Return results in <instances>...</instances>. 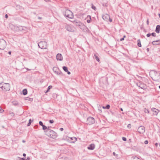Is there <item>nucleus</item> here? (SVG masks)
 I'll return each instance as SVG.
<instances>
[{
	"label": "nucleus",
	"mask_w": 160,
	"mask_h": 160,
	"mask_svg": "<svg viewBox=\"0 0 160 160\" xmlns=\"http://www.w3.org/2000/svg\"><path fill=\"white\" fill-rule=\"evenodd\" d=\"M45 134L50 138L55 139L57 137V133L52 130H51L48 127V129L45 131Z\"/></svg>",
	"instance_id": "f257e3e1"
},
{
	"label": "nucleus",
	"mask_w": 160,
	"mask_h": 160,
	"mask_svg": "<svg viewBox=\"0 0 160 160\" xmlns=\"http://www.w3.org/2000/svg\"><path fill=\"white\" fill-rule=\"evenodd\" d=\"M152 78L154 81H160V72L153 71L152 74Z\"/></svg>",
	"instance_id": "f03ea898"
},
{
	"label": "nucleus",
	"mask_w": 160,
	"mask_h": 160,
	"mask_svg": "<svg viewBox=\"0 0 160 160\" xmlns=\"http://www.w3.org/2000/svg\"><path fill=\"white\" fill-rule=\"evenodd\" d=\"M10 84L8 83H0V88L5 91H9L10 90Z\"/></svg>",
	"instance_id": "7ed1b4c3"
},
{
	"label": "nucleus",
	"mask_w": 160,
	"mask_h": 160,
	"mask_svg": "<svg viewBox=\"0 0 160 160\" xmlns=\"http://www.w3.org/2000/svg\"><path fill=\"white\" fill-rule=\"evenodd\" d=\"M39 48L42 49H46L47 46V43L44 41H41L38 44Z\"/></svg>",
	"instance_id": "20e7f679"
},
{
	"label": "nucleus",
	"mask_w": 160,
	"mask_h": 160,
	"mask_svg": "<svg viewBox=\"0 0 160 160\" xmlns=\"http://www.w3.org/2000/svg\"><path fill=\"white\" fill-rule=\"evenodd\" d=\"M73 23L76 26H78L81 29H84L85 26L78 20H75L72 21Z\"/></svg>",
	"instance_id": "39448f33"
},
{
	"label": "nucleus",
	"mask_w": 160,
	"mask_h": 160,
	"mask_svg": "<svg viewBox=\"0 0 160 160\" xmlns=\"http://www.w3.org/2000/svg\"><path fill=\"white\" fill-rule=\"evenodd\" d=\"M6 42L3 39H0V49L4 50L6 46Z\"/></svg>",
	"instance_id": "423d86ee"
},
{
	"label": "nucleus",
	"mask_w": 160,
	"mask_h": 160,
	"mask_svg": "<svg viewBox=\"0 0 160 160\" xmlns=\"http://www.w3.org/2000/svg\"><path fill=\"white\" fill-rule=\"evenodd\" d=\"M64 16L69 18H72L73 17L72 12L69 10H66L64 13Z\"/></svg>",
	"instance_id": "0eeeda50"
},
{
	"label": "nucleus",
	"mask_w": 160,
	"mask_h": 160,
	"mask_svg": "<svg viewBox=\"0 0 160 160\" xmlns=\"http://www.w3.org/2000/svg\"><path fill=\"white\" fill-rule=\"evenodd\" d=\"M95 122V119L94 118L92 117H88L86 121V123L89 125H92Z\"/></svg>",
	"instance_id": "6e6552de"
},
{
	"label": "nucleus",
	"mask_w": 160,
	"mask_h": 160,
	"mask_svg": "<svg viewBox=\"0 0 160 160\" xmlns=\"http://www.w3.org/2000/svg\"><path fill=\"white\" fill-rule=\"evenodd\" d=\"M65 27L66 29L69 32H73L74 31V28L72 25L66 24Z\"/></svg>",
	"instance_id": "1a4fd4ad"
},
{
	"label": "nucleus",
	"mask_w": 160,
	"mask_h": 160,
	"mask_svg": "<svg viewBox=\"0 0 160 160\" xmlns=\"http://www.w3.org/2000/svg\"><path fill=\"white\" fill-rule=\"evenodd\" d=\"M138 132L141 134H143L145 132V128L143 126H141L138 129Z\"/></svg>",
	"instance_id": "9d476101"
},
{
	"label": "nucleus",
	"mask_w": 160,
	"mask_h": 160,
	"mask_svg": "<svg viewBox=\"0 0 160 160\" xmlns=\"http://www.w3.org/2000/svg\"><path fill=\"white\" fill-rule=\"evenodd\" d=\"M137 86L140 88L143 89H145L146 88V86L145 84L142 83L141 82H139L136 84Z\"/></svg>",
	"instance_id": "9b49d317"
},
{
	"label": "nucleus",
	"mask_w": 160,
	"mask_h": 160,
	"mask_svg": "<svg viewBox=\"0 0 160 160\" xmlns=\"http://www.w3.org/2000/svg\"><path fill=\"white\" fill-rule=\"evenodd\" d=\"M56 58L57 60L62 61L63 60V57L61 54H58L56 56Z\"/></svg>",
	"instance_id": "f8f14e48"
},
{
	"label": "nucleus",
	"mask_w": 160,
	"mask_h": 160,
	"mask_svg": "<svg viewBox=\"0 0 160 160\" xmlns=\"http://www.w3.org/2000/svg\"><path fill=\"white\" fill-rule=\"evenodd\" d=\"M152 44L153 45H160V40H156L152 42Z\"/></svg>",
	"instance_id": "ddd939ff"
},
{
	"label": "nucleus",
	"mask_w": 160,
	"mask_h": 160,
	"mask_svg": "<svg viewBox=\"0 0 160 160\" xmlns=\"http://www.w3.org/2000/svg\"><path fill=\"white\" fill-rule=\"evenodd\" d=\"M95 148V146L94 144H90L88 147V149L89 150H93Z\"/></svg>",
	"instance_id": "4468645a"
},
{
	"label": "nucleus",
	"mask_w": 160,
	"mask_h": 160,
	"mask_svg": "<svg viewBox=\"0 0 160 160\" xmlns=\"http://www.w3.org/2000/svg\"><path fill=\"white\" fill-rule=\"evenodd\" d=\"M152 110L154 112V114L156 115H157L159 112V110L155 108H152Z\"/></svg>",
	"instance_id": "2eb2a0df"
},
{
	"label": "nucleus",
	"mask_w": 160,
	"mask_h": 160,
	"mask_svg": "<svg viewBox=\"0 0 160 160\" xmlns=\"http://www.w3.org/2000/svg\"><path fill=\"white\" fill-rule=\"evenodd\" d=\"M160 31V26L159 25H157L155 29V32L157 33H159Z\"/></svg>",
	"instance_id": "dca6fc26"
},
{
	"label": "nucleus",
	"mask_w": 160,
	"mask_h": 160,
	"mask_svg": "<svg viewBox=\"0 0 160 160\" xmlns=\"http://www.w3.org/2000/svg\"><path fill=\"white\" fill-rule=\"evenodd\" d=\"M58 71H55V73L58 75H61L62 74V72L60 71L58 69Z\"/></svg>",
	"instance_id": "f3484780"
},
{
	"label": "nucleus",
	"mask_w": 160,
	"mask_h": 160,
	"mask_svg": "<svg viewBox=\"0 0 160 160\" xmlns=\"http://www.w3.org/2000/svg\"><path fill=\"white\" fill-rule=\"evenodd\" d=\"M131 159L132 160H140L139 158L137 157H132Z\"/></svg>",
	"instance_id": "a211bd4d"
},
{
	"label": "nucleus",
	"mask_w": 160,
	"mask_h": 160,
	"mask_svg": "<svg viewBox=\"0 0 160 160\" xmlns=\"http://www.w3.org/2000/svg\"><path fill=\"white\" fill-rule=\"evenodd\" d=\"M28 91L26 89H24L22 90V94L24 95H26L27 94Z\"/></svg>",
	"instance_id": "6ab92c4d"
},
{
	"label": "nucleus",
	"mask_w": 160,
	"mask_h": 160,
	"mask_svg": "<svg viewBox=\"0 0 160 160\" xmlns=\"http://www.w3.org/2000/svg\"><path fill=\"white\" fill-rule=\"evenodd\" d=\"M12 104L15 106H17L18 105V103L17 101H14L12 102Z\"/></svg>",
	"instance_id": "aec40b11"
},
{
	"label": "nucleus",
	"mask_w": 160,
	"mask_h": 160,
	"mask_svg": "<svg viewBox=\"0 0 160 160\" xmlns=\"http://www.w3.org/2000/svg\"><path fill=\"white\" fill-rule=\"evenodd\" d=\"M138 46L139 47H141V42H140V39H138Z\"/></svg>",
	"instance_id": "412c9836"
},
{
	"label": "nucleus",
	"mask_w": 160,
	"mask_h": 160,
	"mask_svg": "<svg viewBox=\"0 0 160 160\" xmlns=\"http://www.w3.org/2000/svg\"><path fill=\"white\" fill-rule=\"evenodd\" d=\"M62 68L65 72H68V70L67 67L66 66H63L62 67Z\"/></svg>",
	"instance_id": "4be33fe9"
},
{
	"label": "nucleus",
	"mask_w": 160,
	"mask_h": 160,
	"mask_svg": "<svg viewBox=\"0 0 160 160\" xmlns=\"http://www.w3.org/2000/svg\"><path fill=\"white\" fill-rule=\"evenodd\" d=\"M52 88V86H49L48 88V89H47V91L45 92V93H46L48 92H49V91L50 89H51V88Z\"/></svg>",
	"instance_id": "5701e85b"
},
{
	"label": "nucleus",
	"mask_w": 160,
	"mask_h": 160,
	"mask_svg": "<svg viewBox=\"0 0 160 160\" xmlns=\"http://www.w3.org/2000/svg\"><path fill=\"white\" fill-rule=\"evenodd\" d=\"M106 18H109V16L108 15H107L106 16H103L102 17V18L104 20H105Z\"/></svg>",
	"instance_id": "b1692460"
},
{
	"label": "nucleus",
	"mask_w": 160,
	"mask_h": 160,
	"mask_svg": "<svg viewBox=\"0 0 160 160\" xmlns=\"http://www.w3.org/2000/svg\"><path fill=\"white\" fill-rule=\"evenodd\" d=\"M144 111L145 113H149V111L146 108H144Z\"/></svg>",
	"instance_id": "393cba45"
},
{
	"label": "nucleus",
	"mask_w": 160,
	"mask_h": 160,
	"mask_svg": "<svg viewBox=\"0 0 160 160\" xmlns=\"http://www.w3.org/2000/svg\"><path fill=\"white\" fill-rule=\"evenodd\" d=\"M94 56L95 58L96 59L98 62L99 61V58H98V56L96 54H94Z\"/></svg>",
	"instance_id": "a878e982"
},
{
	"label": "nucleus",
	"mask_w": 160,
	"mask_h": 160,
	"mask_svg": "<svg viewBox=\"0 0 160 160\" xmlns=\"http://www.w3.org/2000/svg\"><path fill=\"white\" fill-rule=\"evenodd\" d=\"M42 129L44 130H46L48 128H47V127L45 126V125H43V126H42Z\"/></svg>",
	"instance_id": "bb28decb"
},
{
	"label": "nucleus",
	"mask_w": 160,
	"mask_h": 160,
	"mask_svg": "<svg viewBox=\"0 0 160 160\" xmlns=\"http://www.w3.org/2000/svg\"><path fill=\"white\" fill-rule=\"evenodd\" d=\"M31 122H32L31 120V119H30L29 120V122L27 124L28 126H30V125H31Z\"/></svg>",
	"instance_id": "cd10ccee"
},
{
	"label": "nucleus",
	"mask_w": 160,
	"mask_h": 160,
	"mask_svg": "<svg viewBox=\"0 0 160 160\" xmlns=\"http://www.w3.org/2000/svg\"><path fill=\"white\" fill-rule=\"evenodd\" d=\"M110 106L109 104H107L105 107L106 109H108L110 108Z\"/></svg>",
	"instance_id": "c85d7f7f"
},
{
	"label": "nucleus",
	"mask_w": 160,
	"mask_h": 160,
	"mask_svg": "<svg viewBox=\"0 0 160 160\" xmlns=\"http://www.w3.org/2000/svg\"><path fill=\"white\" fill-rule=\"evenodd\" d=\"M151 35H152V36L153 37H156V34L155 33V32H152V33H150Z\"/></svg>",
	"instance_id": "c756f323"
},
{
	"label": "nucleus",
	"mask_w": 160,
	"mask_h": 160,
	"mask_svg": "<svg viewBox=\"0 0 160 160\" xmlns=\"http://www.w3.org/2000/svg\"><path fill=\"white\" fill-rule=\"evenodd\" d=\"M113 155L115 157H118V154H116L115 152H113L112 153Z\"/></svg>",
	"instance_id": "7c9ffc66"
},
{
	"label": "nucleus",
	"mask_w": 160,
	"mask_h": 160,
	"mask_svg": "<svg viewBox=\"0 0 160 160\" xmlns=\"http://www.w3.org/2000/svg\"><path fill=\"white\" fill-rule=\"evenodd\" d=\"M26 99L31 101L33 100V99L32 98H29L28 97L26 98Z\"/></svg>",
	"instance_id": "2f4dec72"
},
{
	"label": "nucleus",
	"mask_w": 160,
	"mask_h": 160,
	"mask_svg": "<svg viewBox=\"0 0 160 160\" xmlns=\"http://www.w3.org/2000/svg\"><path fill=\"white\" fill-rule=\"evenodd\" d=\"M92 8L94 10H95L96 9V8L95 6H94L92 4Z\"/></svg>",
	"instance_id": "473e14b6"
},
{
	"label": "nucleus",
	"mask_w": 160,
	"mask_h": 160,
	"mask_svg": "<svg viewBox=\"0 0 160 160\" xmlns=\"http://www.w3.org/2000/svg\"><path fill=\"white\" fill-rule=\"evenodd\" d=\"M39 124L40 126H42L44 125L43 124L42 122L41 121L39 122Z\"/></svg>",
	"instance_id": "72a5a7b5"
},
{
	"label": "nucleus",
	"mask_w": 160,
	"mask_h": 160,
	"mask_svg": "<svg viewBox=\"0 0 160 160\" xmlns=\"http://www.w3.org/2000/svg\"><path fill=\"white\" fill-rule=\"evenodd\" d=\"M57 69H57V68L56 67H54L53 68V70L54 72H55V71H56L57 70Z\"/></svg>",
	"instance_id": "f704fd0d"
},
{
	"label": "nucleus",
	"mask_w": 160,
	"mask_h": 160,
	"mask_svg": "<svg viewBox=\"0 0 160 160\" xmlns=\"http://www.w3.org/2000/svg\"><path fill=\"white\" fill-rule=\"evenodd\" d=\"M49 122L50 123H52L54 122V121L53 120H49Z\"/></svg>",
	"instance_id": "c9c22d12"
},
{
	"label": "nucleus",
	"mask_w": 160,
	"mask_h": 160,
	"mask_svg": "<svg viewBox=\"0 0 160 160\" xmlns=\"http://www.w3.org/2000/svg\"><path fill=\"white\" fill-rule=\"evenodd\" d=\"M122 139L123 141H126L127 140V139H126V138L125 137H122Z\"/></svg>",
	"instance_id": "e433bc0d"
},
{
	"label": "nucleus",
	"mask_w": 160,
	"mask_h": 160,
	"mask_svg": "<svg viewBox=\"0 0 160 160\" xmlns=\"http://www.w3.org/2000/svg\"><path fill=\"white\" fill-rule=\"evenodd\" d=\"M18 158L20 160H26L25 158H20L19 157H18Z\"/></svg>",
	"instance_id": "4c0bfd02"
},
{
	"label": "nucleus",
	"mask_w": 160,
	"mask_h": 160,
	"mask_svg": "<svg viewBox=\"0 0 160 160\" xmlns=\"http://www.w3.org/2000/svg\"><path fill=\"white\" fill-rule=\"evenodd\" d=\"M91 21V19H88L87 20V22L88 23H89Z\"/></svg>",
	"instance_id": "58836bf2"
},
{
	"label": "nucleus",
	"mask_w": 160,
	"mask_h": 160,
	"mask_svg": "<svg viewBox=\"0 0 160 160\" xmlns=\"http://www.w3.org/2000/svg\"><path fill=\"white\" fill-rule=\"evenodd\" d=\"M148 140H146L144 142V143L146 144H148Z\"/></svg>",
	"instance_id": "ea45409f"
},
{
	"label": "nucleus",
	"mask_w": 160,
	"mask_h": 160,
	"mask_svg": "<svg viewBox=\"0 0 160 160\" xmlns=\"http://www.w3.org/2000/svg\"><path fill=\"white\" fill-rule=\"evenodd\" d=\"M151 35V34L150 33H148L147 34V36L148 37H149Z\"/></svg>",
	"instance_id": "a19ab883"
},
{
	"label": "nucleus",
	"mask_w": 160,
	"mask_h": 160,
	"mask_svg": "<svg viewBox=\"0 0 160 160\" xmlns=\"http://www.w3.org/2000/svg\"><path fill=\"white\" fill-rule=\"evenodd\" d=\"M18 28H19V29L20 30L22 29V28L21 26L19 28L18 27Z\"/></svg>",
	"instance_id": "79ce46f5"
},
{
	"label": "nucleus",
	"mask_w": 160,
	"mask_h": 160,
	"mask_svg": "<svg viewBox=\"0 0 160 160\" xmlns=\"http://www.w3.org/2000/svg\"><path fill=\"white\" fill-rule=\"evenodd\" d=\"M60 130L61 131H62L63 130V128H60Z\"/></svg>",
	"instance_id": "37998d69"
},
{
	"label": "nucleus",
	"mask_w": 160,
	"mask_h": 160,
	"mask_svg": "<svg viewBox=\"0 0 160 160\" xmlns=\"http://www.w3.org/2000/svg\"><path fill=\"white\" fill-rule=\"evenodd\" d=\"M158 144L157 142H156L155 143V146L157 147L158 146Z\"/></svg>",
	"instance_id": "c03bdc74"
},
{
	"label": "nucleus",
	"mask_w": 160,
	"mask_h": 160,
	"mask_svg": "<svg viewBox=\"0 0 160 160\" xmlns=\"http://www.w3.org/2000/svg\"><path fill=\"white\" fill-rule=\"evenodd\" d=\"M124 40V38H122L120 39V40L121 41H122L123 40Z\"/></svg>",
	"instance_id": "a18cd8bd"
},
{
	"label": "nucleus",
	"mask_w": 160,
	"mask_h": 160,
	"mask_svg": "<svg viewBox=\"0 0 160 160\" xmlns=\"http://www.w3.org/2000/svg\"><path fill=\"white\" fill-rule=\"evenodd\" d=\"M67 72V73L68 74V75H69L71 73L69 71H68V72Z\"/></svg>",
	"instance_id": "49530a36"
},
{
	"label": "nucleus",
	"mask_w": 160,
	"mask_h": 160,
	"mask_svg": "<svg viewBox=\"0 0 160 160\" xmlns=\"http://www.w3.org/2000/svg\"><path fill=\"white\" fill-rule=\"evenodd\" d=\"M5 18H8V15L7 14H6L5 15Z\"/></svg>",
	"instance_id": "de8ad7c7"
},
{
	"label": "nucleus",
	"mask_w": 160,
	"mask_h": 160,
	"mask_svg": "<svg viewBox=\"0 0 160 160\" xmlns=\"http://www.w3.org/2000/svg\"><path fill=\"white\" fill-rule=\"evenodd\" d=\"M87 18H89L90 19H91V16L90 15H88L87 17Z\"/></svg>",
	"instance_id": "09e8293b"
},
{
	"label": "nucleus",
	"mask_w": 160,
	"mask_h": 160,
	"mask_svg": "<svg viewBox=\"0 0 160 160\" xmlns=\"http://www.w3.org/2000/svg\"><path fill=\"white\" fill-rule=\"evenodd\" d=\"M109 18V21H110V22H112V19H110V18Z\"/></svg>",
	"instance_id": "8fccbe9b"
},
{
	"label": "nucleus",
	"mask_w": 160,
	"mask_h": 160,
	"mask_svg": "<svg viewBox=\"0 0 160 160\" xmlns=\"http://www.w3.org/2000/svg\"><path fill=\"white\" fill-rule=\"evenodd\" d=\"M147 23L148 25L149 24V21L148 20L147 21Z\"/></svg>",
	"instance_id": "3c124183"
},
{
	"label": "nucleus",
	"mask_w": 160,
	"mask_h": 160,
	"mask_svg": "<svg viewBox=\"0 0 160 160\" xmlns=\"http://www.w3.org/2000/svg\"><path fill=\"white\" fill-rule=\"evenodd\" d=\"M30 157H28L27 158V160H30Z\"/></svg>",
	"instance_id": "603ef678"
},
{
	"label": "nucleus",
	"mask_w": 160,
	"mask_h": 160,
	"mask_svg": "<svg viewBox=\"0 0 160 160\" xmlns=\"http://www.w3.org/2000/svg\"><path fill=\"white\" fill-rule=\"evenodd\" d=\"M23 156L24 157H25L26 156V154L25 153H23Z\"/></svg>",
	"instance_id": "864d4df0"
},
{
	"label": "nucleus",
	"mask_w": 160,
	"mask_h": 160,
	"mask_svg": "<svg viewBox=\"0 0 160 160\" xmlns=\"http://www.w3.org/2000/svg\"><path fill=\"white\" fill-rule=\"evenodd\" d=\"M147 50L148 52L149 50V48H147Z\"/></svg>",
	"instance_id": "5fc2aeb1"
},
{
	"label": "nucleus",
	"mask_w": 160,
	"mask_h": 160,
	"mask_svg": "<svg viewBox=\"0 0 160 160\" xmlns=\"http://www.w3.org/2000/svg\"><path fill=\"white\" fill-rule=\"evenodd\" d=\"M38 18L39 19H42V18L39 17H38Z\"/></svg>",
	"instance_id": "6e6d98bb"
},
{
	"label": "nucleus",
	"mask_w": 160,
	"mask_h": 160,
	"mask_svg": "<svg viewBox=\"0 0 160 160\" xmlns=\"http://www.w3.org/2000/svg\"><path fill=\"white\" fill-rule=\"evenodd\" d=\"M8 54H11V51H9L8 52Z\"/></svg>",
	"instance_id": "4d7b16f0"
},
{
	"label": "nucleus",
	"mask_w": 160,
	"mask_h": 160,
	"mask_svg": "<svg viewBox=\"0 0 160 160\" xmlns=\"http://www.w3.org/2000/svg\"><path fill=\"white\" fill-rule=\"evenodd\" d=\"M102 108L103 109H106L105 107L103 106V107H102Z\"/></svg>",
	"instance_id": "13d9d810"
},
{
	"label": "nucleus",
	"mask_w": 160,
	"mask_h": 160,
	"mask_svg": "<svg viewBox=\"0 0 160 160\" xmlns=\"http://www.w3.org/2000/svg\"><path fill=\"white\" fill-rule=\"evenodd\" d=\"M74 139H75V141H76V140H77V138H75V137H74Z\"/></svg>",
	"instance_id": "bf43d9fd"
},
{
	"label": "nucleus",
	"mask_w": 160,
	"mask_h": 160,
	"mask_svg": "<svg viewBox=\"0 0 160 160\" xmlns=\"http://www.w3.org/2000/svg\"><path fill=\"white\" fill-rule=\"evenodd\" d=\"M120 110H121V111H123V109H122V108H120Z\"/></svg>",
	"instance_id": "052dcab7"
},
{
	"label": "nucleus",
	"mask_w": 160,
	"mask_h": 160,
	"mask_svg": "<svg viewBox=\"0 0 160 160\" xmlns=\"http://www.w3.org/2000/svg\"><path fill=\"white\" fill-rule=\"evenodd\" d=\"M22 142H25V141L24 140H23Z\"/></svg>",
	"instance_id": "680f3d73"
},
{
	"label": "nucleus",
	"mask_w": 160,
	"mask_h": 160,
	"mask_svg": "<svg viewBox=\"0 0 160 160\" xmlns=\"http://www.w3.org/2000/svg\"><path fill=\"white\" fill-rule=\"evenodd\" d=\"M158 15H159V18H160V14H158Z\"/></svg>",
	"instance_id": "e2e57ef3"
},
{
	"label": "nucleus",
	"mask_w": 160,
	"mask_h": 160,
	"mask_svg": "<svg viewBox=\"0 0 160 160\" xmlns=\"http://www.w3.org/2000/svg\"><path fill=\"white\" fill-rule=\"evenodd\" d=\"M129 125H130V124H129V125L128 126V127H129Z\"/></svg>",
	"instance_id": "0e129e2a"
},
{
	"label": "nucleus",
	"mask_w": 160,
	"mask_h": 160,
	"mask_svg": "<svg viewBox=\"0 0 160 160\" xmlns=\"http://www.w3.org/2000/svg\"><path fill=\"white\" fill-rule=\"evenodd\" d=\"M129 125H130V124H129V125L128 126V127H129Z\"/></svg>",
	"instance_id": "69168bd1"
},
{
	"label": "nucleus",
	"mask_w": 160,
	"mask_h": 160,
	"mask_svg": "<svg viewBox=\"0 0 160 160\" xmlns=\"http://www.w3.org/2000/svg\"><path fill=\"white\" fill-rule=\"evenodd\" d=\"M159 88L160 89V86H159Z\"/></svg>",
	"instance_id": "338daca9"
},
{
	"label": "nucleus",
	"mask_w": 160,
	"mask_h": 160,
	"mask_svg": "<svg viewBox=\"0 0 160 160\" xmlns=\"http://www.w3.org/2000/svg\"><path fill=\"white\" fill-rule=\"evenodd\" d=\"M125 37V36H123V38H124Z\"/></svg>",
	"instance_id": "774afa93"
}]
</instances>
